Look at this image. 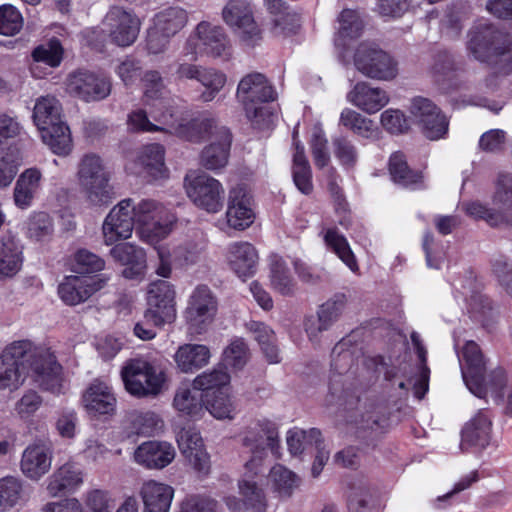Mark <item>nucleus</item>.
<instances>
[{"label":"nucleus","instance_id":"4be33fe9","mask_svg":"<svg viewBox=\"0 0 512 512\" xmlns=\"http://www.w3.org/2000/svg\"><path fill=\"white\" fill-rule=\"evenodd\" d=\"M175 457V449L168 442L146 441L134 451V460L147 469H163Z\"/></svg>","mask_w":512,"mask_h":512},{"label":"nucleus","instance_id":"f704fd0d","mask_svg":"<svg viewBox=\"0 0 512 512\" xmlns=\"http://www.w3.org/2000/svg\"><path fill=\"white\" fill-rule=\"evenodd\" d=\"M245 471L242 480L239 481V492L244 499L247 508L254 512H265L267 507V500L263 489L259 486L258 482L254 480L257 476H264L265 470L262 473H253V471Z\"/></svg>","mask_w":512,"mask_h":512},{"label":"nucleus","instance_id":"bb28decb","mask_svg":"<svg viewBox=\"0 0 512 512\" xmlns=\"http://www.w3.org/2000/svg\"><path fill=\"white\" fill-rule=\"evenodd\" d=\"M347 99L354 106L368 114H374L381 110L389 102V96L385 90L372 87L367 82H358L348 93Z\"/></svg>","mask_w":512,"mask_h":512},{"label":"nucleus","instance_id":"72a5a7b5","mask_svg":"<svg viewBox=\"0 0 512 512\" xmlns=\"http://www.w3.org/2000/svg\"><path fill=\"white\" fill-rule=\"evenodd\" d=\"M499 74L501 73L496 70V72L489 74L481 83H479L477 93L471 95L467 100V103L470 105L485 107L493 113H498L502 110L505 105L504 99H490L488 97L499 90L501 80Z\"/></svg>","mask_w":512,"mask_h":512},{"label":"nucleus","instance_id":"e2e57ef3","mask_svg":"<svg viewBox=\"0 0 512 512\" xmlns=\"http://www.w3.org/2000/svg\"><path fill=\"white\" fill-rule=\"evenodd\" d=\"M464 209L469 216L483 219L492 227L500 226L503 223H512L506 213L487 208L479 202L467 203L464 205Z\"/></svg>","mask_w":512,"mask_h":512},{"label":"nucleus","instance_id":"c85d7f7f","mask_svg":"<svg viewBox=\"0 0 512 512\" xmlns=\"http://www.w3.org/2000/svg\"><path fill=\"white\" fill-rule=\"evenodd\" d=\"M338 22L334 43L339 51V57L345 61L349 42L361 36L364 24L359 14L351 9H344L338 17Z\"/></svg>","mask_w":512,"mask_h":512},{"label":"nucleus","instance_id":"6e6d98bb","mask_svg":"<svg viewBox=\"0 0 512 512\" xmlns=\"http://www.w3.org/2000/svg\"><path fill=\"white\" fill-rule=\"evenodd\" d=\"M164 148L160 144H150L143 148L139 161L154 178L162 177L165 172Z\"/></svg>","mask_w":512,"mask_h":512},{"label":"nucleus","instance_id":"1a4fd4ad","mask_svg":"<svg viewBox=\"0 0 512 512\" xmlns=\"http://www.w3.org/2000/svg\"><path fill=\"white\" fill-rule=\"evenodd\" d=\"M224 22L231 27L240 43L254 48L263 39V32L255 21L253 8L247 0H230L222 10Z\"/></svg>","mask_w":512,"mask_h":512},{"label":"nucleus","instance_id":"f257e3e1","mask_svg":"<svg viewBox=\"0 0 512 512\" xmlns=\"http://www.w3.org/2000/svg\"><path fill=\"white\" fill-rule=\"evenodd\" d=\"M28 375L42 389L60 393L62 366L50 349L28 340L14 341L0 355V389H17Z\"/></svg>","mask_w":512,"mask_h":512},{"label":"nucleus","instance_id":"09e8293b","mask_svg":"<svg viewBox=\"0 0 512 512\" xmlns=\"http://www.w3.org/2000/svg\"><path fill=\"white\" fill-rule=\"evenodd\" d=\"M389 172L393 181L404 187L417 184L422 180V175L419 172H415L409 168L405 155L400 151L391 155L389 160Z\"/></svg>","mask_w":512,"mask_h":512},{"label":"nucleus","instance_id":"603ef678","mask_svg":"<svg viewBox=\"0 0 512 512\" xmlns=\"http://www.w3.org/2000/svg\"><path fill=\"white\" fill-rule=\"evenodd\" d=\"M219 128L214 119H193L181 128L180 134L186 140L198 143L208 137L215 138Z\"/></svg>","mask_w":512,"mask_h":512},{"label":"nucleus","instance_id":"6e6552de","mask_svg":"<svg viewBox=\"0 0 512 512\" xmlns=\"http://www.w3.org/2000/svg\"><path fill=\"white\" fill-rule=\"evenodd\" d=\"M202 53L212 58L228 61L232 57V44L223 27L208 21H201L195 27L184 46V56L190 61L197 60Z\"/></svg>","mask_w":512,"mask_h":512},{"label":"nucleus","instance_id":"79ce46f5","mask_svg":"<svg viewBox=\"0 0 512 512\" xmlns=\"http://www.w3.org/2000/svg\"><path fill=\"white\" fill-rule=\"evenodd\" d=\"M33 120L39 130L62 122L59 100L53 96L38 99L33 110Z\"/></svg>","mask_w":512,"mask_h":512},{"label":"nucleus","instance_id":"393cba45","mask_svg":"<svg viewBox=\"0 0 512 512\" xmlns=\"http://www.w3.org/2000/svg\"><path fill=\"white\" fill-rule=\"evenodd\" d=\"M226 218L228 225L238 230H244L253 223L250 197L243 187L238 186L230 191Z\"/></svg>","mask_w":512,"mask_h":512},{"label":"nucleus","instance_id":"bf43d9fd","mask_svg":"<svg viewBox=\"0 0 512 512\" xmlns=\"http://www.w3.org/2000/svg\"><path fill=\"white\" fill-rule=\"evenodd\" d=\"M197 82L206 88V90L200 94V100L203 102H210L224 87L226 83V76L214 69L202 67L197 78Z\"/></svg>","mask_w":512,"mask_h":512},{"label":"nucleus","instance_id":"a878e982","mask_svg":"<svg viewBox=\"0 0 512 512\" xmlns=\"http://www.w3.org/2000/svg\"><path fill=\"white\" fill-rule=\"evenodd\" d=\"M182 454L195 470L207 473L209 470V456L203 448L200 434L194 429H182L177 438Z\"/></svg>","mask_w":512,"mask_h":512},{"label":"nucleus","instance_id":"7c9ffc66","mask_svg":"<svg viewBox=\"0 0 512 512\" xmlns=\"http://www.w3.org/2000/svg\"><path fill=\"white\" fill-rule=\"evenodd\" d=\"M140 494L145 505L144 512H168L174 490L169 485L150 480L142 485Z\"/></svg>","mask_w":512,"mask_h":512},{"label":"nucleus","instance_id":"680f3d73","mask_svg":"<svg viewBox=\"0 0 512 512\" xmlns=\"http://www.w3.org/2000/svg\"><path fill=\"white\" fill-rule=\"evenodd\" d=\"M270 281L271 286L278 293L284 296L293 295L295 291V283L283 261L276 260L271 264Z\"/></svg>","mask_w":512,"mask_h":512},{"label":"nucleus","instance_id":"3c124183","mask_svg":"<svg viewBox=\"0 0 512 512\" xmlns=\"http://www.w3.org/2000/svg\"><path fill=\"white\" fill-rule=\"evenodd\" d=\"M203 404L206 410L217 419H231L234 405L227 390H218L216 393L206 392L202 394Z\"/></svg>","mask_w":512,"mask_h":512},{"label":"nucleus","instance_id":"5fc2aeb1","mask_svg":"<svg viewBox=\"0 0 512 512\" xmlns=\"http://www.w3.org/2000/svg\"><path fill=\"white\" fill-rule=\"evenodd\" d=\"M269 476L274 490L280 497H290L300 484L297 475L282 465L272 467Z\"/></svg>","mask_w":512,"mask_h":512},{"label":"nucleus","instance_id":"5701e85b","mask_svg":"<svg viewBox=\"0 0 512 512\" xmlns=\"http://www.w3.org/2000/svg\"><path fill=\"white\" fill-rule=\"evenodd\" d=\"M231 143L232 135L229 129L220 126L213 141L201 152V165L211 171L224 168L228 163Z\"/></svg>","mask_w":512,"mask_h":512},{"label":"nucleus","instance_id":"2eb2a0df","mask_svg":"<svg viewBox=\"0 0 512 512\" xmlns=\"http://www.w3.org/2000/svg\"><path fill=\"white\" fill-rule=\"evenodd\" d=\"M103 26L113 44L128 47L136 41L141 22L132 10L113 6L105 16Z\"/></svg>","mask_w":512,"mask_h":512},{"label":"nucleus","instance_id":"c9c22d12","mask_svg":"<svg viewBox=\"0 0 512 512\" xmlns=\"http://www.w3.org/2000/svg\"><path fill=\"white\" fill-rule=\"evenodd\" d=\"M82 482L80 468L66 463L53 473L47 489L52 496H58L74 491Z\"/></svg>","mask_w":512,"mask_h":512},{"label":"nucleus","instance_id":"c03bdc74","mask_svg":"<svg viewBox=\"0 0 512 512\" xmlns=\"http://www.w3.org/2000/svg\"><path fill=\"white\" fill-rule=\"evenodd\" d=\"M249 330L253 333L255 340L260 345L267 361L269 363L280 362L274 331L268 325L256 321L250 322Z\"/></svg>","mask_w":512,"mask_h":512},{"label":"nucleus","instance_id":"2f4dec72","mask_svg":"<svg viewBox=\"0 0 512 512\" xmlns=\"http://www.w3.org/2000/svg\"><path fill=\"white\" fill-rule=\"evenodd\" d=\"M210 350L201 344H184L178 348L174 359L183 373H193L208 364Z\"/></svg>","mask_w":512,"mask_h":512},{"label":"nucleus","instance_id":"f3484780","mask_svg":"<svg viewBox=\"0 0 512 512\" xmlns=\"http://www.w3.org/2000/svg\"><path fill=\"white\" fill-rule=\"evenodd\" d=\"M410 112L426 138L438 140L447 134L449 121L430 99L415 97Z\"/></svg>","mask_w":512,"mask_h":512},{"label":"nucleus","instance_id":"dca6fc26","mask_svg":"<svg viewBox=\"0 0 512 512\" xmlns=\"http://www.w3.org/2000/svg\"><path fill=\"white\" fill-rule=\"evenodd\" d=\"M218 302L211 289L204 284L198 285L192 291L184 317L190 328L201 332L210 324L217 313Z\"/></svg>","mask_w":512,"mask_h":512},{"label":"nucleus","instance_id":"338daca9","mask_svg":"<svg viewBox=\"0 0 512 512\" xmlns=\"http://www.w3.org/2000/svg\"><path fill=\"white\" fill-rule=\"evenodd\" d=\"M131 426L137 434L152 435L163 426L159 416L151 411L135 412L131 415Z\"/></svg>","mask_w":512,"mask_h":512},{"label":"nucleus","instance_id":"13d9d810","mask_svg":"<svg viewBox=\"0 0 512 512\" xmlns=\"http://www.w3.org/2000/svg\"><path fill=\"white\" fill-rule=\"evenodd\" d=\"M63 47L57 38L38 45L32 51V58L36 63H43L51 68L58 67L63 60Z\"/></svg>","mask_w":512,"mask_h":512},{"label":"nucleus","instance_id":"a19ab883","mask_svg":"<svg viewBox=\"0 0 512 512\" xmlns=\"http://www.w3.org/2000/svg\"><path fill=\"white\" fill-rule=\"evenodd\" d=\"M467 311L470 317L484 328L491 327L497 318L492 301L480 292H473L467 300Z\"/></svg>","mask_w":512,"mask_h":512},{"label":"nucleus","instance_id":"9b49d317","mask_svg":"<svg viewBox=\"0 0 512 512\" xmlns=\"http://www.w3.org/2000/svg\"><path fill=\"white\" fill-rule=\"evenodd\" d=\"M110 80L87 69H76L65 79L66 92L83 102H98L106 99L111 93Z\"/></svg>","mask_w":512,"mask_h":512},{"label":"nucleus","instance_id":"58836bf2","mask_svg":"<svg viewBox=\"0 0 512 512\" xmlns=\"http://www.w3.org/2000/svg\"><path fill=\"white\" fill-rule=\"evenodd\" d=\"M43 142L53 153L61 156L68 155L72 150V138L69 127L62 121L39 130Z\"/></svg>","mask_w":512,"mask_h":512},{"label":"nucleus","instance_id":"f8f14e48","mask_svg":"<svg viewBox=\"0 0 512 512\" xmlns=\"http://www.w3.org/2000/svg\"><path fill=\"white\" fill-rule=\"evenodd\" d=\"M147 305L144 318L148 324L160 327L173 322L176 318L173 285L165 280L152 282L147 291Z\"/></svg>","mask_w":512,"mask_h":512},{"label":"nucleus","instance_id":"cd10ccee","mask_svg":"<svg viewBox=\"0 0 512 512\" xmlns=\"http://www.w3.org/2000/svg\"><path fill=\"white\" fill-rule=\"evenodd\" d=\"M491 426L488 411L480 410L462 429L461 449L466 450L469 446L485 448L491 439Z\"/></svg>","mask_w":512,"mask_h":512},{"label":"nucleus","instance_id":"864d4df0","mask_svg":"<svg viewBox=\"0 0 512 512\" xmlns=\"http://www.w3.org/2000/svg\"><path fill=\"white\" fill-rule=\"evenodd\" d=\"M289 452L296 456L301 454L308 446H318L321 442V432L316 428L302 430L294 428L288 431L286 438Z\"/></svg>","mask_w":512,"mask_h":512},{"label":"nucleus","instance_id":"de8ad7c7","mask_svg":"<svg viewBox=\"0 0 512 512\" xmlns=\"http://www.w3.org/2000/svg\"><path fill=\"white\" fill-rule=\"evenodd\" d=\"M324 241L327 247L332 250L352 272L358 271L359 266L355 255L343 235L339 234L336 229L330 228L325 233Z\"/></svg>","mask_w":512,"mask_h":512},{"label":"nucleus","instance_id":"39448f33","mask_svg":"<svg viewBox=\"0 0 512 512\" xmlns=\"http://www.w3.org/2000/svg\"><path fill=\"white\" fill-rule=\"evenodd\" d=\"M242 444L248 448L251 457L244 467L254 473H262L266 470L265 463L268 451L279 454L280 440L276 423L269 419H259L251 422L242 434Z\"/></svg>","mask_w":512,"mask_h":512},{"label":"nucleus","instance_id":"9d476101","mask_svg":"<svg viewBox=\"0 0 512 512\" xmlns=\"http://www.w3.org/2000/svg\"><path fill=\"white\" fill-rule=\"evenodd\" d=\"M354 65L360 73L371 79L389 81L398 74L397 62L372 43L359 44L354 54Z\"/></svg>","mask_w":512,"mask_h":512},{"label":"nucleus","instance_id":"6ab92c4d","mask_svg":"<svg viewBox=\"0 0 512 512\" xmlns=\"http://www.w3.org/2000/svg\"><path fill=\"white\" fill-rule=\"evenodd\" d=\"M107 281V277L68 276L59 285L58 294L67 305H77L104 288Z\"/></svg>","mask_w":512,"mask_h":512},{"label":"nucleus","instance_id":"20e7f679","mask_svg":"<svg viewBox=\"0 0 512 512\" xmlns=\"http://www.w3.org/2000/svg\"><path fill=\"white\" fill-rule=\"evenodd\" d=\"M236 95L253 126L262 128L270 122L272 113L263 104L274 101L277 93L264 74L254 72L244 76Z\"/></svg>","mask_w":512,"mask_h":512},{"label":"nucleus","instance_id":"473e14b6","mask_svg":"<svg viewBox=\"0 0 512 512\" xmlns=\"http://www.w3.org/2000/svg\"><path fill=\"white\" fill-rule=\"evenodd\" d=\"M23 262L22 245L14 236L5 235L0 239V278L12 277Z\"/></svg>","mask_w":512,"mask_h":512},{"label":"nucleus","instance_id":"0eeeda50","mask_svg":"<svg viewBox=\"0 0 512 512\" xmlns=\"http://www.w3.org/2000/svg\"><path fill=\"white\" fill-rule=\"evenodd\" d=\"M120 374L126 391L136 398L156 397L166 383L165 372L142 358L126 361Z\"/></svg>","mask_w":512,"mask_h":512},{"label":"nucleus","instance_id":"412c9836","mask_svg":"<svg viewBox=\"0 0 512 512\" xmlns=\"http://www.w3.org/2000/svg\"><path fill=\"white\" fill-rule=\"evenodd\" d=\"M82 401L92 416L112 415L116 409V397L105 382L94 380L85 390Z\"/></svg>","mask_w":512,"mask_h":512},{"label":"nucleus","instance_id":"4468645a","mask_svg":"<svg viewBox=\"0 0 512 512\" xmlns=\"http://www.w3.org/2000/svg\"><path fill=\"white\" fill-rule=\"evenodd\" d=\"M131 209L143 231L158 238L166 237L176 221L168 209L152 199H143L137 205L132 202Z\"/></svg>","mask_w":512,"mask_h":512},{"label":"nucleus","instance_id":"0e129e2a","mask_svg":"<svg viewBox=\"0 0 512 512\" xmlns=\"http://www.w3.org/2000/svg\"><path fill=\"white\" fill-rule=\"evenodd\" d=\"M372 495L364 483L352 484L347 497L348 512H372Z\"/></svg>","mask_w":512,"mask_h":512},{"label":"nucleus","instance_id":"a211bd4d","mask_svg":"<svg viewBox=\"0 0 512 512\" xmlns=\"http://www.w3.org/2000/svg\"><path fill=\"white\" fill-rule=\"evenodd\" d=\"M131 207L132 199H124L105 218L102 229L106 245H112L120 239L131 236L136 223Z\"/></svg>","mask_w":512,"mask_h":512},{"label":"nucleus","instance_id":"7ed1b4c3","mask_svg":"<svg viewBox=\"0 0 512 512\" xmlns=\"http://www.w3.org/2000/svg\"><path fill=\"white\" fill-rule=\"evenodd\" d=\"M459 357L462 377L471 393L479 398H485L489 392L495 399L504 397L507 388L505 371L498 367L487 376V360L475 341H467Z\"/></svg>","mask_w":512,"mask_h":512},{"label":"nucleus","instance_id":"ddd939ff","mask_svg":"<svg viewBox=\"0 0 512 512\" xmlns=\"http://www.w3.org/2000/svg\"><path fill=\"white\" fill-rule=\"evenodd\" d=\"M184 184L187 196L198 207L210 213H217L222 209L224 188L217 179L206 173L187 174Z\"/></svg>","mask_w":512,"mask_h":512},{"label":"nucleus","instance_id":"774afa93","mask_svg":"<svg viewBox=\"0 0 512 512\" xmlns=\"http://www.w3.org/2000/svg\"><path fill=\"white\" fill-rule=\"evenodd\" d=\"M494 205L503 210H512V174L500 172L495 183Z\"/></svg>","mask_w":512,"mask_h":512},{"label":"nucleus","instance_id":"8fccbe9b","mask_svg":"<svg viewBox=\"0 0 512 512\" xmlns=\"http://www.w3.org/2000/svg\"><path fill=\"white\" fill-rule=\"evenodd\" d=\"M173 405L184 415L191 418L200 417L204 410L202 394L199 390L179 388L174 396Z\"/></svg>","mask_w":512,"mask_h":512},{"label":"nucleus","instance_id":"49530a36","mask_svg":"<svg viewBox=\"0 0 512 512\" xmlns=\"http://www.w3.org/2000/svg\"><path fill=\"white\" fill-rule=\"evenodd\" d=\"M293 181L303 194H310L313 191L312 171L304 153V147L296 144V151L293 156Z\"/></svg>","mask_w":512,"mask_h":512},{"label":"nucleus","instance_id":"aec40b11","mask_svg":"<svg viewBox=\"0 0 512 512\" xmlns=\"http://www.w3.org/2000/svg\"><path fill=\"white\" fill-rule=\"evenodd\" d=\"M339 406H343L348 413V421L363 429H373L379 425L380 418L376 412V405L372 401H362L355 393L344 391L338 399Z\"/></svg>","mask_w":512,"mask_h":512},{"label":"nucleus","instance_id":"69168bd1","mask_svg":"<svg viewBox=\"0 0 512 512\" xmlns=\"http://www.w3.org/2000/svg\"><path fill=\"white\" fill-rule=\"evenodd\" d=\"M23 24L21 13L13 5L0 6V34L14 36L21 31Z\"/></svg>","mask_w":512,"mask_h":512},{"label":"nucleus","instance_id":"4c0bfd02","mask_svg":"<svg viewBox=\"0 0 512 512\" xmlns=\"http://www.w3.org/2000/svg\"><path fill=\"white\" fill-rule=\"evenodd\" d=\"M339 124L366 139H377L380 134L378 126L372 119L350 108H345L341 112Z\"/></svg>","mask_w":512,"mask_h":512},{"label":"nucleus","instance_id":"f03ea898","mask_svg":"<svg viewBox=\"0 0 512 512\" xmlns=\"http://www.w3.org/2000/svg\"><path fill=\"white\" fill-rule=\"evenodd\" d=\"M466 49L473 59L486 63L502 75L512 72V41L494 25L473 26L467 34Z\"/></svg>","mask_w":512,"mask_h":512},{"label":"nucleus","instance_id":"c756f323","mask_svg":"<svg viewBox=\"0 0 512 512\" xmlns=\"http://www.w3.org/2000/svg\"><path fill=\"white\" fill-rule=\"evenodd\" d=\"M51 467V452L45 444L28 446L21 459L22 472L31 479H38Z\"/></svg>","mask_w":512,"mask_h":512},{"label":"nucleus","instance_id":"ea45409f","mask_svg":"<svg viewBox=\"0 0 512 512\" xmlns=\"http://www.w3.org/2000/svg\"><path fill=\"white\" fill-rule=\"evenodd\" d=\"M187 22V11L178 6L164 8L154 16V26L170 37L182 30Z\"/></svg>","mask_w":512,"mask_h":512},{"label":"nucleus","instance_id":"e433bc0d","mask_svg":"<svg viewBox=\"0 0 512 512\" xmlns=\"http://www.w3.org/2000/svg\"><path fill=\"white\" fill-rule=\"evenodd\" d=\"M41 173L37 169H27L16 181L13 199L15 205L20 209L31 206L36 192L40 187Z\"/></svg>","mask_w":512,"mask_h":512},{"label":"nucleus","instance_id":"423d86ee","mask_svg":"<svg viewBox=\"0 0 512 512\" xmlns=\"http://www.w3.org/2000/svg\"><path fill=\"white\" fill-rule=\"evenodd\" d=\"M78 184L87 201L95 206L108 205L114 198L110 173L102 158L95 153L82 156L77 170Z\"/></svg>","mask_w":512,"mask_h":512},{"label":"nucleus","instance_id":"37998d69","mask_svg":"<svg viewBox=\"0 0 512 512\" xmlns=\"http://www.w3.org/2000/svg\"><path fill=\"white\" fill-rule=\"evenodd\" d=\"M455 72V62L450 53L439 51L434 55L429 74L438 86L444 89L449 88L455 78Z\"/></svg>","mask_w":512,"mask_h":512},{"label":"nucleus","instance_id":"4d7b16f0","mask_svg":"<svg viewBox=\"0 0 512 512\" xmlns=\"http://www.w3.org/2000/svg\"><path fill=\"white\" fill-rule=\"evenodd\" d=\"M333 153L340 165L346 170H353L359 159L358 149L347 136L332 139Z\"/></svg>","mask_w":512,"mask_h":512},{"label":"nucleus","instance_id":"a18cd8bd","mask_svg":"<svg viewBox=\"0 0 512 512\" xmlns=\"http://www.w3.org/2000/svg\"><path fill=\"white\" fill-rule=\"evenodd\" d=\"M230 382V375L223 366H218L211 371L203 372L193 380L194 390L216 393L218 390H228L227 386Z\"/></svg>","mask_w":512,"mask_h":512},{"label":"nucleus","instance_id":"052dcab7","mask_svg":"<svg viewBox=\"0 0 512 512\" xmlns=\"http://www.w3.org/2000/svg\"><path fill=\"white\" fill-rule=\"evenodd\" d=\"M348 299L343 293H336L318 309L317 315L324 328H330L344 312Z\"/></svg>","mask_w":512,"mask_h":512},{"label":"nucleus","instance_id":"b1692460","mask_svg":"<svg viewBox=\"0 0 512 512\" xmlns=\"http://www.w3.org/2000/svg\"><path fill=\"white\" fill-rule=\"evenodd\" d=\"M227 260L239 278L252 277L258 266V252L249 242H234L229 245Z\"/></svg>","mask_w":512,"mask_h":512}]
</instances>
